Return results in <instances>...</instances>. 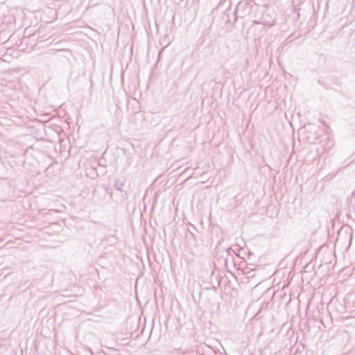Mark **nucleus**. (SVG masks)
<instances>
[{
	"label": "nucleus",
	"mask_w": 355,
	"mask_h": 355,
	"mask_svg": "<svg viewBox=\"0 0 355 355\" xmlns=\"http://www.w3.org/2000/svg\"><path fill=\"white\" fill-rule=\"evenodd\" d=\"M275 23V19L268 10H266L259 20H254V24H262L263 26H268L269 27L273 26Z\"/></svg>",
	"instance_id": "nucleus-1"
},
{
	"label": "nucleus",
	"mask_w": 355,
	"mask_h": 355,
	"mask_svg": "<svg viewBox=\"0 0 355 355\" xmlns=\"http://www.w3.org/2000/svg\"><path fill=\"white\" fill-rule=\"evenodd\" d=\"M123 186V182H121V180H116L115 182H114V187L121 191H122V189L121 187Z\"/></svg>",
	"instance_id": "nucleus-2"
},
{
	"label": "nucleus",
	"mask_w": 355,
	"mask_h": 355,
	"mask_svg": "<svg viewBox=\"0 0 355 355\" xmlns=\"http://www.w3.org/2000/svg\"><path fill=\"white\" fill-rule=\"evenodd\" d=\"M189 170V168H187L184 170V173H189V171H188Z\"/></svg>",
	"instance_id": "nucleus-3"
},
{
	"label": "nucleus",
	"mask_w": 355,
	"mask_h": 355,
	"mask_svg": "<svg viewBox=\"0 0 355 355\" xmlns=\"http://www.w3.org/2000/svg\"><path fill=\"white\" fill-rule=\"evenodd\" d=\"M189 170V168H187L184 170V173H189V171H188Z\"/></svg>",
	"instance_id": "nucleus-4"
},
{
	"label": "nucleus",
	"mask_w": 355,
	"mask_h": 355,
	"mask_svg": "<svg viewBox=\"0 0 355 355\" xmlns=\"http://www.w3.org/2000/svg\"><path fill=\"white\" fill-rule=\"evenodd\" d=\"M287 285H288V284H284V286H282V289H284V288H285V287H286Z\"/></svg>",
	"instance_id": "nucleus-5"
},
{
	"label": "nucleus",
	"mask_w": 355,
	"mask_h": 355,
	"mask_svg": "<svg viewBox=\"0 0 355 355\" xmlns=\"http://www.w3.org/2000/svg\"><path fill=\"white\" fill-rule=\"evenodd\" d=\"M259 285V284H256V286H255L253 288H256V287H257Z\"/></svg>",
	"instance_id": "nucleus-6"
}]
</instances>
